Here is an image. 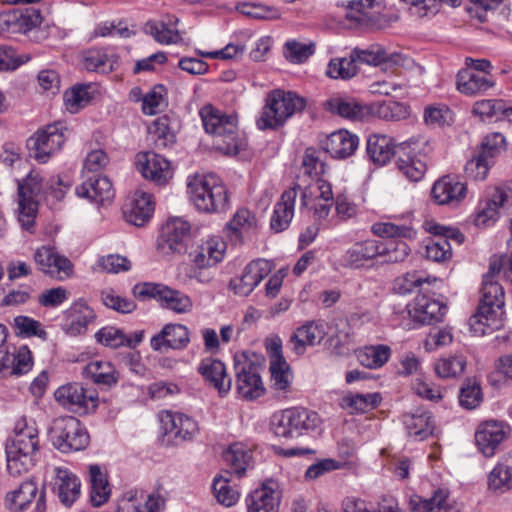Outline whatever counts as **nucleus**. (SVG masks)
I'll return each instance as SVG.
<instances>
[{
    "label": "nucleus",
    "mask_w": 512,
    "mask_h": 512,
    "mask_svg": "<svg viewBox=\"0 0 512 512\" xmlns=\"http://www.w3.org/2000/svg\"><path fill=\"white\" fill-rule=\"evenodd\" d=\"M346 18L361 27L372 28L377 25L379 15L374 11V0L350 2Z\"/></svg>",
    "instance_id": "79ce46f5"
},
{
    "label": "nucleus",
    "mask_w": 512,
    "mask_h": 512,
    "mask_svg": "<svg viewBox=\"0 0 512 512\" xmlns=\"http://www.w3.org/2000/svg\"><path fill=\"white\" fill-rule=\"evenodd\" d=\"M305 106V99L296 93L281 89L273 90L266 97L261 116L257 119V126L261 130L276 129L294 114L304 110Z\"/></svg>",
    "instance_id": "423d86ee"
},
{
    "label": "nucleus",
    "mask_w": 512,
    "mask_h": 512,
    "mask_svg": "<svg viewBox=\"0 0 512 512\" xmlns=\"http://www.w3.org/2000/svg\"><path fill=\"white\" fill-rule=\"evenodd\" d=\"M166 435L179 440H190L197 432V423L189 416L182 413L165 412L161 418Z\"/></svg>",
    "instance_id": "c756f323"
},
{
    "label": "nucleus",
    "mask_w": 512,
    "mask_h": 512,
    "mask_svg": "<svg viewBox=\"0 0 512 512\" xmlns=\"http://www.w3.org/2000/svg\"><path fill=\"white\" fill-rule=\"evenodd\" d=\"M403 422L409 436L417 441H422L434 433V420L428 412L406 414L404 415Z\"/></svg>",
    "instance_id": "a18cd8bd"
},
{
    "label": "nucleus",
    "mask_w": 512,
    "mask_h": 512,
    "mask_svg": "<svg viewBox=\"0 0 512 512\" xmlns=\"http://www.w3.org/2000/svg\"><path fill=\"white\" fill-rule=\"evenodd\" d=\"M177 121L167 115L156 119L149 128V134L158 150L165 149L176 142Z\"/></svg>",
    "instance_id": "a19ab883"
},
{
    "label": "nucleus",
    "mask_w": 512,
    "mask_h": 512,
    "mask_svg": "<svg viewBox=\"0 0 512 512\" xmlns=\"http://www.w3.org/2000/svg\"><path fill=\"white\" fill-rule=\"evenodd\" d=\"M323 145L325 151L333 158L344 159L357 149L358 137L347 130H339L331 133Z\"/></svg>",
    "instance_id": "f704fd0d"
},
{
    "label": "nucleus",
    "mask_w": 512,
    "mask_h": 512,
    "mask_svg": "<svg viewBox=\"0 0 512 512\" xmlns=\"http://www.w3.org/2000/svg\"><path fill=\"white\" fill-rule=\"evenodd\" d=\"M54 490L60 502L66 507L71 506L80 495L81 483L77 476L67 469L56 467L54 469Z\"/></svg>",
    "instance_id": "2f4dec72"
},
{
    "label": "nucleus",
    "mask_w": 512,
    "mask_h": 512,
    "mask_svg": "<svg viewBox=\"0 0 512 512\" xmlns=\"http://www.w3.org/2000/svg\"><path fill=\"white\" fill-rule=\"evenodd\" d=\"M446 306L439 301L420 294L408 305V314L411 319L421 325H430L442 319Z\"/></svg>",
    "instance_id": "412c9836"
},
{
    "label": "nucleus",
    "mask_w": 512,
    "mask_h": 512,
    "mask_svg": "<svg viewBox=\"0 0 512 512\" xmlns=\"http://www.w3.org/2000/svg\"><path fill=\"white\" fill-rule=\"evenodd\" d=\"M154 211V204L151 195L145 192L136 193L128 204L123 208V215L127 222L141 227L151 218Z\"/></svg>",
    "instance_id": "473e14b6"
},
{
    "label": "nucleus",
    "mask_w": 512,
    "mask_h": 512,
    "mask_svg": "<svg viewBox=\"0 0 512 512\" xmlns=\"http://www.w3.org/2000/svg\"><path fill=\"white\" fill-rule=\"evenodd\" d=\"M137 167L144 178L157 185L166 184L173 176L170 162L155 152L139 153Z\"/></svg>",
    "instance_id": "6ab92c4d"
},
{
    "label": "nucleus",
    "mask_w": 512,
    "mask_h": 512,
    "mask_svg": "<svg viewBox=\"0 0 512 512\" xmlns=\"http://www.w3.org/2000/svg\"><path fill=\"white\" fill-rule=\"evenodd\" d=\"M488 488L498 493L512 490V455L502 456L491 470L488 475Z\"/></svg>",
    "instance_id": "ea45409f"
},
{
    "label": "nucleus",
    "mask_w": 512,
    "mask_h": 512,
    "mask_svg": "<svg viewBox=\"0 0 512 512\" xmlns=\"http://www.w3.org/2000/svg\"><path fill=\"white\" fill-rule=\"evenodd\" d=\"M133 294L140 300L155 298L164 307L176 313H187L192 309V301L186 294L161 284L143 283L135 285Z\"/></svg>",
    "instance_id": "9b49d317"
},
{
    "label": "nucleus",
    "mask_w": 512,
    "mask_h": 512,
    "mask_svg": "<svg viewBox=\"0 0 512 512\" xmlns=\"http://www.w3.org/2000/svg\"><path fill=\"white\" fill-rule=\"evenodd\" d=\"M89 473L91 481V503L93 506L99 507L108 501L111 494L108 478L98 465L90 466Z\"/></svg>",
    "instance_id": "49530a36"
},
{
    "label": "nucleus",
    "mask_w": 512,
    "mask_h": 512,
    "mask_svg": "<svg viewBox=\"0 0 512 512\" xmlns=\"http://www.w3.org/2000/svg\"><path fill=\"white\" fill-rule=\"evenodd\" d=\"M326 106L332 113L350 120L361 119L364 115V108L354 100L333 98L327 101Z\"/></svg>",
    "instance_id": "5fc2aeb1"
},
{
    "label": "nucleus",
    "mask_w": 512,
    "mask_h": 512,
    "mask_svg": "<svg viewBox=\"0 0 512 512\" xmlns=\"http://www.w3.org/2000/svg\"><path fill=\"white\" fill-rule=\"evenodd\" d=\"M322 152L314 148H307L302 158L304 173L309 177H318L325 172V164L321 159Z\"/></svg>",
    "instance_id": "69168bd1"
},
{
    "label": "nucleus",
    "mask_w": 512,
    "mask_h": 512,
    "mask_svg": "<svg viewBox=\"0 0 512 512\" xmlns=\"http://www.w3.org/2000/svg\"><path fill=\"white\" fill-rule=\"evenodd\" d=\"M38 430L25 417L20 418L14 427V434L6 442L7 470L12 476H20L35 464L38 452Z\"/></svg>",
    "instance_id": "7ed1b4c3"
},
{
    "label": "nucleus",
    "mask_w": 512,
    "mask_h": 512,
    "mask_svg": "<svg viewBox=\"0 0 512 512\" xmlns=\"http://www.w3.org/2000/svg\"><path fill=\"white\" fill-rule=\"evenodd\" d=\"M271 262L266 259L251 261L240 277L230 281V288L239 296H248L271 272Z\"/></svg>",
    "instance_id": "a211bd4d"
},
{
    "label": "nucleus",
    "mask_w": 512,
    "mask_h": 512,
    "mask_svg": "<svg viewBox=\"0 0 512 512\" xmlns=\"http://www.w3.org/2000/svg\"><path fill=\"white\" fill-rule=\"evenodd\" d=\"M97 341L110 348L127 346L135 348L143 339V331H136L126 335L121 329L115 327H104L95 335Z\"/></svg>",
    "instance_id": "58836bf2"
},
{
    "label": "nucleus",
    "mask_w": 512,
    "mask_h": 512,
    "mask_svg": "<svg viewBox=\"0 0 512 512\" xmlns=\"http://www.w3.org/2000/svg\"><path fill=\"white\" fill-rule=\"evenodd\" d=\"M190 224L179 217L169 219L157 239V251L163 256H171L185 250V243L190 236Z\"/></svg>",
    "instance_id": "2eb2a0df"
},
{
    "label": "nucleus",
    "mask_w": 512,
    "mask_h": 512,
    "mask_svg": "<svg viewBox=\"0 0 512 512\" xmlns=\"http://www.w3.org/2000/svg\"><path fill=\"white\" fill-rule=\"evenodd\" d=\"M504 142L505 137L501 133L487 135L473 157L466 163L467 177L477 181L484 180L489 169L494 165L495 158L500 153Z\"/></svg>",
    "instance_id": "1a4fd4ad"
},
{
    "label": "nucleus",
    "mask_w": 512,
    "mask_h": 512,
    "mask_svg": "<svg viewBox=\"0 0 512 512\" xmlns=\"http://www.w3.org/2000/svg\"><path fill=\"white\" fill-rule=\"evenodd\" d=\"M198 371L218 390L220 395H225L230 391L232 381L226 374L224 363L220 360L205 358L201 361Z\"/></svg>",
    "instance_id": "72a5a7b5"
},
{
    "label": "nucleus",
    "mask_w": 512,
    "mask_h": 512,
    "mask_svg": "<svg viewBox=\"0 0 512 512\" xmlns=\"http://www.w3.org/2000/svg\"><path fill=\"white\" fill-rule=\"evenodd\" d=\"M315 201H333L331 185L321 179L306 187L301 195V207H309Z\"/></svg>",
    "instance_id": "864d4df0"
},
{
    "label": "nucleus",
    "mask_w": 512,
    "mask_h": 512,
    "mask_svg": "<svg viewBox=\"0 0 512 512\" xmlns=\"http://www.w3.org/2000/svg\"><path fill=\"white\" fill-rule=\"evenodd\" d=\"M188 193L195 208L201 212H222L228 205L227 189L214 174L195 175L188 182Z\"/></svg>",
    "instance_id": "39448f33"
},
{
    "label": "nucleus",
    "mask_w": 512,
    "mask_h": 512,
    "mask_svg": "<svg viewBox=\"0 0 512 512\" xmlns=\"http://www.w3.org/2000/svg\"><path fill=\"white\" fill-rule=\"evenodd\" d=\"M67 132L68 129L62 122H56L30 137L27 146L39 162L45 163L61 149Z\"/></svg>",
    "instance_id": "9d476101"
},
{
    "label": "nucleus",
    "mask_w": 512,
    "mask_h": 512,
    "mask_svg": "<svg viewBox=\"0 0 512 512\" xmlns=\"http://www.w3.org/2000/svg\"><path fill=\"white\" fill-rule=\"evenodd\" d=\"M227 227L236 235V237L242 238L245 234L254 230L256 227V218L249 210L240 209L227 224Z\"/></svg>",
    "instance_id": "680f3d73"
},
{
    "label": "nucleus",
    "mask_w": 512,
    "mask_h": 512,
    "mask_svg": "<svg viewBox=\"0 0 512 512\" xmlns=\"http://www.w3.org/2000/svg\"><path fill=\"white\" fill-rule=\"evenodd\" d=\"M466 367V359L463 356H451L437 361L435 371L441 378L457 377Z\"/></svg>",
    "instance_id": "052dcab7"
},
{
    "label": "nucleus",
    "mask_w": 512,
    "mask_h": 512,
    "mask_svg": "<svg viewBox=\"0 0 512 512\" xmlns=\"http://www.w3.org/2000/svg\"><path fill=\"white\" fill-rule=\"evenodd\" d=\"M495 86L490 74H480L472 69H462L457 74V89L466 96H478Z\"/></svg>",
    "instance_id": "a878e982"
},
{
    "label": "nucleus",
    "mask_w": 512,
    "mask_h": 512,
    "mask_svg": "<svg viewBox=\"0 0 512 512\" xmlns=\"http://www.w3.org/2000/svg\"><path fill=\"white\" fill-rule=\"evenodd\" d=\"M34 259L41 271L58 279L68 278L73 273L72 262L53 248H39L34 254Z\"/></svg>",
    "instance_id": "aec40b11"
},
{
    "label": "nucleus",
    "mask_w": 512,
    "mask_h": 512,
    "mask_svg": "<svg viewBox=\"0 0 512 512\" xmlns=\"http://www.w3.org/2000/svg\"><path fill=\"white\" fill-rule=\"evenodd\" d=\"M212 489L216 500L223 506H234L239 500V492L230 484V480L223 475L214 478Z\"/></svg>",
    "instance_id": "603ef678"
},
{
    "label": "nucleus",
    "mask_w": 512,
    "mask_h": 512,
    "mask_svg": "<svg viewBox=\"0 0 512 512\" xmlns=\"http://www.w3.org/2000/svg\"><path fill=\"white\" fill-rule=\"evenodd\" d=\"M505 294L502 286L490 280L489 275L483 278L481 300L475 314L469 319V325L475 333L485 334L487 328H498L503 314Z\"/></svg>",
    "instance_id": "20e7f679"
},
{
    "label": "nucleus",
    "mask_w": 512,
    "mask_h": 512,
    "mask_svg": "<svg viewBox=\"0 0 512 512\" xmlns=\"http://www.w3.org/2000/svg\"><path fill=\"white\" fill-rule=\"evenodd\" d=\"M410 253V247L402 240L365 239L353 243L342 257V265L350 269H362L369 264H393L402 262Z\"/></svg>",
    "instance_id": "f257e3e1"
},
{
    "label": "nucleus",
    "mask_w": 512,
    "mask_h": 512,
    "mask_svg": "<svg viewBox=\"0 0 512 512\" xmlns=\"http://www.w3.org/2000/svg\"><path fill=\"white\" fill-rule=\"evenodd\" d=\"M447 499L448 494L439 489L434 492V495L431 498H412L410 504L412 505L414 512H449L450 507Z\"/></svg>",
    "instance_id": "8fccbe9b"
},
{
    "label": "nucleus",
    "mask_w": 512,
    "mask_h": 512,
    "mask_svg": "<svg viewBox=\"0 0 512 512\" xmlns=\"http://www.w3.org/2000/svg\"><path fill=\"white\" fill-rule=\"evenodd\" d=\"M398 145L399 143H396L390 136L373 134L367 139L366 151L374 164L383 166L388 163L394 155L397 156Z\"/></svg>",
    "instance_id": "7c9ffc66"
},
{
    "label": "nucleus",
    "mask_w": 512,
    "mask_h": 512,
    "mask_svg": "<svg viewBox=\"0 0 512 512\" xmlns=\"http://www.w3.org/2000/svg\"><path fill=\"white\" fill-rule=\"evenodd\" d=\"M226 252V243L219 237H212L193 252H191V261L198 270L217 265L224 258Z\"/></svg>",
    "instance_id": "b1692460"
},
{
    "label": "nucleus",
    "mask_w": 512,
    "mask_h": 512,
    "mask_svg": "<svg viewBox=\"0 0 512 512\" xmlns=\"http://www.w3.org/2000/svg\"><path fill=\"white\" fill-rule=\"evenodd\" d=\"M234 368L238 393L245 399L253 400L264 393V386L259 373V366L246 355L235 356Z\"/></svg>",
    "instance_id": "ddd939ff"
},
{
    "label": "nucleus",
    "mask_w": 512,
    "mask_h": 512,
    "mask_svg": "<svg viewBox=\"0 0 512 512\" xmlns=\"http://www.w3.org/2000/svg\"><path fill=\"white\" fill-rule=\"evenodd\" d=\"M297 197V190L290 188L283 192L280 200L276 203L270 226L275 232L285 230L294 215V204Z\"/></svg>",
    "instance_id": "4c0bfd02"
},
{
    "label": "nucleus",
    "mask_w": 512,
    "mask_h": 512,
    "mask_svg": "<svg viewBox=\"0 0 512 512\" xmlns=\"http://www.w3.org/2000/svg\"><path fill=\"white\" fill-rule=\"evenodd\" d=\"M319 423L316 412L304 408L286 409L274 416L272 431L276 437L295 439L314 430Z\"/></svg>",
    "instance_id": "6e6552de"
},
{
    "label": "nucleus",
    "mask_w": 512,
    "mask_h": 512,
    "mask_svg": "<svg viewBox=\"0 0 512 512\" xmlns=\"http://www.w3.org/2000/svg\"><path fill=\"white\" fill-rule=\"evenodd\" d=\"M84 67L89 71L108 72L112 69L108 56L99 49H90L83 54Z\"/></svg>",
    "instance_id": "774afa93"
},
{
    "label": "nucleus",
    "mask_w": 512,
    "mask_h": 512,
    "mask_svg": "<svg viewBox=\"0 0 512 512\" xmlns=\"http://www.w3.org/2000/svg\"><path fill=\"white\" fill-rule=\"evenodd\" d=\"M326 335V327L322 321H308L294 331L290 343L293 351L297 355H302L307 346L320 344Z\"/></svg>",
    "instance_id": "393cba45"
},
{
    "label": "nucleus",
    "mask_w": 512,
    "mask_h": 512,
    "mask_svg": "<svg viewBox=\"0 0 512 512\" xmlns=\"http://www.w3.org/2000/svg\"><path fill=\"white\" fill-rule=\"evenodd\" d=\"M48 435L53 446L63 453L83 450L89 444L88 433L73 416L54 419L48 429Z\"/></svg>",
    "instance_id": "0eeeda50"
},
{
    "label": "nucleus",
    "mask_w": 512,
    "mask_h": 512,
    "mask_svg": "<svg viewBox=\"0 0 512 512\" xmlns=\"http://www.w3.org/2000/svg\"><path fill=\"white\" fill-rule=\"evenodd\" d=\"M509 435V425L502 421L488 420L479 425L475 433V441L484 456L492 457Z\"/></svg>",
    "instance_id": "f3484780"
},
{
    "label": "nucleus",
    "mask_w": 512,
    "mask_h": 512,
    "mask_svg": "<svg viewBox=\"0 0 512 512\" xmlns=\"http://www.w3.org/2000/svg\"><path fill=\"white\" fill-rule=\"evenodd\" d=\"M251 460V453L240 443H234L223 452V461L230 468V472L241 477Z\"/></svg>",
    "instance_id": "09e8293b"
},
{
    "label": "nucleus",
    "mask_w": 512,
    "mask_h": 512,
    "mask_svg": "<svg viewBox=\"0 0 512 512\" xmlns=\"http://www.w3.org/2000/svg\"><path fill=\"white\" fill-rule=\"evenodd\" d=\"M357 72L358 68L352 52L349 57L331 59L326 70V74L334 79H350Z\"/></svg>",
    "instance_id": "4d7b16f0"
},
{
    "label": "nucleus",
    "mask_w": 512,
    "mask_h": 512,
    "mask_svg": "<svg viewBox=\"0 0 512 512\" xmlns=\"http://www.w3.org/2000/svg\"><path fill=\"white\" fill-rule=\"evenodd\" d=\"M381 401L378 393L369 394H349L342 398L341 406L351 409V413H365L368 410L376 408Z\"/></svg>",
    "instance_id": "3c124183"
},
{
    "label": "nucleus",
    "mask_w": 512,
    "mask_h": 512,
    "mask_svg": "<svg viewBox=\"0 0 512 512\" xmlns=\"http://www.w3.org/2000/svg\"><path fill=\"white\" fill-rule=\"evenodd\" d=\"M54 396L63 408L79 415L95 412L99 401L96 393L88 392L77 383H69L59 387Z\"/></svg>",
    "instance_id": "f8f14e48"
},
{
    "label": "nucleus",
    "mask_w": 512,
    "mask_h": 512,
    "mask_svg": "<svg viewBox=\"0 0 512 512\" xmlns=\"http://www.w3.org/2000/svg\"><path fill=\"white\" fill-rule=\"evenodd\" d=\"M166 88L163 85H155L142 98V111L147 115L158 113L165 105Z\"/></svg>",
    "instance_id": "0e129e2a"
},
{
    "label": "nucleus",
    "mask_w": 512,
    "mask_h": 512,
    "mask_svg": "<svg viewBox=\"0 0 512 512\" xmlns=\"http://www.w3.org/2000/svg\"><path fill=\"white\" fill-rule=\"evenodd\" d=\"M397 148L398 170L412 182L421 180L426 173L427 164L424 155L420 153V143L414 140L404 141Z\"/></svg>",
    "instance_id": "dca6fc26"
},
{
    "label": "nucleus",
    "mask_w": 512,
    "mask_h": 512,
    "mask_svg": "<svg viewBox=\"0 0 512 512\" xmlns=\"http://www.w3.org/2000/svg\"><path fill=\"white\" fill-rule=\"evenodd\" d=\"M89 89V85L83 84L74 86L64 93V103L70 113H78L90 103L92 96Z\"/></svg>",
    "instance_id": "6e6d98bb"
},
{
    "label": "nucleus",
    "mask_w": 512,
    "mask_h": 512,
    "mask_svg": "<svg viewBox=\"0 0 512 512\" xmlns=\"http://www.w3.org/2000/svg\"><path fill=\"white\" fill-rule=\"evenodd\" d=\"M237 9L243 15L254 19L272 20L280 17L276 8L260 4L242 3L237 6Z\"/></svg>",
    "instance_id": "338daca9"
},
{
    "label": "nucleus",
    "mask_w": 512,
    "mask_h": 512,
    "mask_svg": "<svg viewBox=\"0 0 512 512\" xmlns=\"http://www.w3.org/2000/svg\"><path fill=\"white\" fill-rule=\"evenodd\" d=\"M178 21L176 17H168L167 22L149 21L144 29L160 44H176L181 40L179 31L174 28Z\"/></svg>",
    "instance_id": "37998d69"
},
{
    "label": "nucleus",
    "mask_w": 512,
    "mask_h": 512,
    "mask_svg": "<svg viewBox=\"0 0 512 512\" xmlns=\"http://www.w3.org/2000/svg\"><path fill=\"white\" fill-rule=\"evenodd\" d=\"M271 382L274 389L285 391L290 385L291 374L284 359H274L270 363Z\"/></svg>",
    "instance_id": "e2e57ef3"
},
{
    "label": "nucleus",
    "mask_w": 512,
    "mask_h": 512,
    "mask_svg": "<svg viewBox=\"0 0 512 512\" xmlns=\"http://www.w3.org/2000/svg\"><path fill=\"white\" fill-rule=\"evenodd\" d=\"M0 22L7 29L27 33L41 24L42 15L40 10L35 8L13 9L2 13L0 15Z\"/></svg>",
    "instance_id": "bb28decb"
},
{
    "label": "nucleus",
    "mask_w": 512,
    "mask_h": 512,
    "mask_svg": "<svg viewBox=\"0 0 512 512\" xmlns=\"http://www.w3.org/2000/svg\"><path fill=\"white\" fill-rule=\"evenodd\" d=\"M467 194V186L450 176H444L437 180L431 189V196L439 205H456Z\"/></svg>",
    "instance_id": "5701e85b"
},
{
    "label": "nucleus",
    "mask_w": 512,
    "mask_h": 512,
    "mask_svg": "<svg viewBox=\"0 0 512 512\" xmlns=\"http://www.w3.org/2000/svg\"><path fill=\"white\" fill-rule=\"evenodd\" d=\"M352 55L356 62L374 66L380 64H384L387 67L403 66L405 62V57L401 53H388L379 45H372L367 49L354 48Z\"/></svg>",
    "instance_id": "c85d7f7f"
},
{
    "label": "nucleus",
    "mask_w": 512,
    "mask_h": 512,
    "mask_svg": "<svg viewBox=\"0 0 512 512\" xmlns=\"http://www.w3.org/2000/svg\"><path fill=\"white\" fill-rule=\"evenodd\" d=\"M391 349L387 345H371L356 351L358 362L369 369L382 367L390 358Z\"/></svg>",
    "instance_id": "de8ad7c7"
},
{
    "label": "nucleus",
    "mask_w": 512,
    "mask_h": 512,
    "mask_svg": "<svg viewBox=\"0 0 512 512\" xmlns=\"http://www.w3.org/2000/svg\"><path fill=\"white\" fill-rule=\"evenodd\" d=\"M37 495V484L30 479L22 482L16 490L7 494L6 505L12 512H23Z\"/></svg>",
    "instance_id": "c03bdc74"
},
{
    "label": "nucleus",
    "mask_w": 512,
    "mask_h": 512,
    "mask_svg": "<svg viewBox=\"0 0 512 512\" xmlns=\"http://www.w3.org/2000/svg\"><path fill=\"white\" fill-rule=\"evenodd\" d=\"M82 374L98 386L108 388L115 386L120 377V373L112 363L101 360L91 361L85 365Z\"/></svg>",
    "instance_id": "e433bc0d"
},
{
    "label": "nucleus",
    "mask_w": 512,
    "mask_h": 512,
    "mask_svg": "<svg viewBox=\"0 0 512 512\" xmlns=\"http://www.w3.org/2000/svg\"><path fill=\"white\" fill-rule=\"evenodd\" d=\"M41 188L40 177L33 174H29L26 179L18 185V221L26 230H30L34 225L38 211L36 198Z\"/></svg>",
    "instance_id": "4468645a"
},
{
    "label": "nucleus",
    "mask_w": 512,
    "mask_h": 512,
    "mask_svg": "<svg viewBox=\"0 0 512 512\" xmlns=\"http://www.w3.org/2000/svg\"><path fill=\"white\" fill-rule=\"evenodd\" d=\"M200 116L206 133L213 137L216 150L225 155H236L245 148L246 141L240 135L235 115L208 104L201 108Z\"/></svg>",
    "instance_id": "f03ea898"
},
{
    "label": "nucleus",
    "mask_w": 512,
    "mask_h": 512,
    "mask_svg": "<svg viewBox=\"0 0 512 512\" xmlns=\"http://www.w3.org/2000/svg\"><path fill=\"white\" fill-rule=\"evenodd\" d=\"M81 197H86L98 204L110 203L114 198V189L106 176L93 175L76 188Z\"/></svg>",
    "instance_id": "cd10ccee"
},
{
    "label": "nucleus",
    "mask_w": 512,
    "mask_h": 512,
    "mask_svg": "<svg viewBox=\"0 0 512 512\" xmlns=\"http://www.w3.org/2000/svg\"><path fill=\"white\" fill-rule=\"evenodd\" d=\"M426 257L435 262H445L452 257L451 245L446 237L434 235L426 245Z\"/></svg>",
    "instance_id": "bf43d9fd"
},
{
    "label": "nucleus",
    "mask_w": 512,
    "mask_h": 512,
    "mask_svg": "<svg viewBox=\"0 0 512 512\" xmlns=\"http://www.w3.org/2000/svg\"><path fill=\"white\" fill-rule=\"evenodd\" d=\"M247 512H278L280 498L273 488L263 484L245 498Z\"/></svg>",
    "instance_id": "c9c22d12"
},
{
    "label": "nucleus",
    "mask_w": 512,
    "mask_h": 512,
    "mask_svg": "<svg viewBox=\"0 0 512 512\" xmlns=\"http://www.w3.org/2000/svg\"><path fill=\"white\" fill-rule=\"evenodd\" d=\"M190 342V333L182 324H167L151 338V347L155 351L163 349H184Z\"/></svg>",
    "instance_id": "4be33fe9"
},
{
    "label": "nucleus",
    "mask_w": 512,
    "mask_h": 512,
    "mask_svg": "<svg viewBox=\"0 0 512 512\" xmlns=\"http://www.w3.org/2000/svg\"><path fill=\"white\" fill-rule=\"evenodd\" d=\"M15 334L20 337L37 336L43 340L47 338V332L42 328L41 323L28 316L19 315L13 320Z\"/></svg>",
    "instance_id": "13d9d810"
}]
</instances>
